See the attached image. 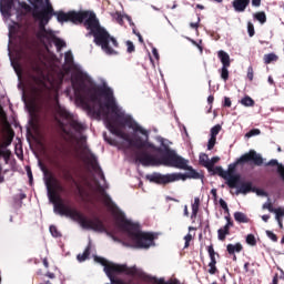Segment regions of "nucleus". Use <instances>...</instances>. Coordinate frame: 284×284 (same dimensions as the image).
I'll return each mask as SVG.
<instances>
[{
	"label": "nucleus",
	"instance_id": "1",
	"mask_svg": "<svg viewBox=\"0 0 284 284\" xmlns=\"http://www.w3.org/2000/svg\"><path fill=\"white\" fill-rule=\"evenodd\" d=\"M40 43L43 45L45 52L41 53L39 50L37 52V112L41 110L39 104L41 103V99H45L48 103H51L55 120L64 134H68L71 139L81 141V143H85L83 132L88 130V126L85 123L79 121V116L72 114L65 106L59 103V88H61L63 79H65V72L72 70L71 83L75 99L80 101L93 119H103L112 110V106L109 104L110 95L108 93L111 92V99L116 103L114 91L108 87L105 81L102 82V87L97 88V84L92 81L88 72L83 70V67L74 63L72 51L64 53L65 68H63L61 60L50 51L52 45L57 44L54 42L50 44Z\"/></svg>",
	"mask_w": 284,
	"mask_h": 284
},
{
	"label": "nucleus",
	"instance_id": "2",
	"mask_svg": "<svg viewBox=\"0 0 284 284\" xmlns=\"http://www.w3.org/2000/svg\"><path fill=\"white\" fill-rule=\"evenodd\" d=\"M83 156L84 161L91 165L93 172H95L97 178H92L91 180H87L85 184L88 190L93 194H98L100 201L104 203V205L113 212V214H120L122 216L121 221H119L113 231H109L105 229V224L101 219L94 216L92 220H88L83 216V214L79 213V211L71 209L70 206H65L61 195H59V191L57 189H52L47 183L48 196L50 203H53V210L55 214H60V216H67L68 219H72V221L79 222L83 230H93V232H105L108 236H111L113 241H116V234H121L122 239L129 241L133 247H139L140 250H149L154 245V234L145 233L141 231V225L133 223L124 217L121 210L112 201V197L105 192L108 189V183L105 182V175L103 174V170L101 165H99V160L97 155L92 153L90 148L87 145L83 146Z\"/></svg>",
	"mask_w": 284,
	"mask_h": 284
},
{
	"label": "nucleus",
	"instance_id": "3",
	"mask_svg": "<svg viewBox=\"0 0 284 284\" xmlns=\"http://www.w3.org/2000/svg\"><path fill=\"white\" fill-rule=\"evenodd\" d=\"M109 94L110 111L102 118L105 128L119 136L122 141L129 143L130 148H135V161L141 163L144 168L150 165H165V168H183L185 160L179 155L176 151L170 149V141L161 136H156L158 143L162 148L155 146L150 142V131L145 130L141 124L135 122L132 115L125 113V110L114 102L112 99V92ZM164 154L161 158H156L152 152H159Z\"/></svg>",
	"mask_w": 284,
	"mask_h": 284
},
{
	"label": "nucleus",
	"instance_id": "4",
	"mask_svg": "<svg viewBox=\"0 0 284 284\" xmlns=\"http://www.w3.org/2000/svg\"><path fill=\"white\" fill-rule=\"evenodd\" d=\"M20 39V59L26 88L22 100L29 113L27 141L37 143V23L24 21L18 24Z\"/></svg>",
	"mask_w": 284,
	"mask_h": 284
},
{
	"label": "nucleus",
	"instance_id": "5",
	"mask_svg": "<svg viewBox=\"0 0 284 284\" xmlns=\"http://www.w3.org/2000/svg\"><path fill=\"white\" fill-rule=\"evenodd\" d=\"M52 17H57L58 23H68V21L84 23V28L89 30L88 36L94 38L95 45H100L105 54H116L112 48H119V42L114 37L110 36L105 28L101 27L97 13L92 11H70L65 13L63 11H54L53 9Z\"/></svg>",
	"mask_w": 284,
	"mask_h": 284
},
{
	"label": "nucleus",
	"instance_id": "6",
	"mask_svg": "<svg viewBox=\"0 0 284 284\" xmlns=\"http://www.w3.org/2000/svg\"><path fill=\"white\" fill-rule=\"evenodd\" d=\"M54 13V7L50 0H37V41L38 43H43L50 45L54 43L57 51L61 52V48H65V41L57 37V31L52 29H47L45 26L52 20V14Z\"/></svg>",
	"mask_w": 284,
	"mask_h": 284
},
{
	"label": "nucleus",
	"instance_id": "7",
	"mask_svg": "<svg viewBox=\"0 0 284 284\" xmlns=\"http://www.w3.org/2000/svg\"><path fill=\"white\" fill-rule=\"evenodd\" d=\"M250 161H253L255 165H263V156L256 153V151L251 150L250 153L241 155L234 163L230 164L226 171L221 166H216L215 173L219 174L221 179H224L231 190H234V187H237L239 183H241V174H234L236 165H243L244 163H250Z\"/></svg>",
	"mask_w": 284,
	"mask_h": 284
},
{
	"label": "nucleus",
	"instance_id": "8",
	"mask_svg": "<svg viewBox=\"0 0 284 284\" xmlns=\"http://www.w3.org/2000/svg\"><path fill=\"white\" fill-rule=\"evenodd\" d=\"M184 164L182 166H171L176 170H187L189 173H168L162 174L159 172H154L151 174H146V181L150 183H156L158 185H168V183H176V181H187V179H203V174L193 170L192 166H189L190 161L183 158Z\"/></svg>",
	"mask_w": 284,
	"mask_h": 284
},
{
	"label": "nucleus",
	"instance_id": "9",
	"mask_svg": "<svg viewBox=\"0 0 284 284\" xmlns=\"http://www.w3.org/2000/svg\"><path fill=\"white\" fill-rule=\"evenodd\" d=\"M19 3L20 9H17L18 17H26L32 12L34 21H37V0H0V13L2 17H12V8Z\"/></svg>",
	"mask_w": 284,
	"mask_h": 284
},
{
	"label": "nucleus",
	"instance_id": "10",
	"mask_svg": "<svg viewBox=\"0 0 284 284\" xmlns=\"http://www.w3.org/2000/svg\"><path fill=\"white\" fill-rule=\"evenodd\" d=\"M236 194H250V192H256V189L252 186V182H241V176H240V183L235 187Z\"/></svg>",
	"mask_w": 284,
	"mask_h": 284
},
{
	"label": "nucleus",
	"instance_id": "11",
	"mask_svg": "<svg viewBox=\"0 0 284 284\" xmlns=\"http://www.w3.org/2000/svg\"><path fill=\"white\" fill-rule=\"evenodd\" d=\"M250 6V0H234L233 8L235 12H245L246 8Z\"/></svg>",
	"mask_w": 284,
	"mask_h": 284
},
{
	"label": "nucleus",
	"instance_id": "12",
	"mask_svg": "<svg viewBox=\"0 0 284 284\" xmlns=\"http://www.w3.org/2000/svg\"><path fill=\"white\" fill-rule=\"evenodd\" d=\"M217 57L222 63V67H230L231 62H230V54H227V52L221 50L217 52Z\"/></svg>",
	"mask_w": 284,
	"mask_h": 284
},
{
	"label": "nucleus",
	"instance_id": "13",
	"mask_svg": "<svg viewBox=\"0 0 284 284\" xmlns=\"http://www.w3.org/2000/svg\"><path fill=\"white\" fill-rule=\"evenodd\" d=\"M226 250L229 254H236V252L239 253L243 251V245L241 243L227 244Z\"/></svg>",
	"mask_w": 284,
	"mask_h": 284
},
{
	"label": "nucleus",
	"instance_id": "14",
	"mask_svg": "<svg viewBox=\"0 0 284 284\" xmlns=\"http://www.w3.org/2000/svg\"><path fill=\"white\" fill-rule=\"evenodd\" d=\"M234 220L236 223H250V217L243 212H235Z\"/></svg>",
	"mask_w": 284,
	"mask_h": 284
},
{
	"label": "nucleus",
	"instance_id": "15",
	"mask_svg": "<svg viewBox=\"0 0 284 284\" xmlns=\"http://www.w3.org/2000/svg\"><path fill=\"white\" fill-rule=\"evenodd\" d=\"M254 19L258 21L262 26L267 22V16L264 11H260L253 14Z\"/></svg>",
	"mask_w": 284,
	"mask_h": 284
},
{
	"label": "nucleus",
	"instance_id": "16",
	"mask_svg": "<svg viewBox=\"0 0 284 284\" xmlns=\"http://www.w3.org/2000/svg\"><path fill=\"white\" fill-rule=\"evenodd\" d=\"M153 283L154 284H181L179 283L178 280H169L165 282V278H156V277H153Z\"/></svg>",
	"mask_w": 284,
	"mask_h": 284
},
{
	"label": "nucleus",
	"instance_id": "17",
	"mask_svg": "<svg viewBox=\"0 0 284 284\" xmlns=\"http://www.w3.org/2000/svg\"><path fill=\"white\" fill-rule=\"evenodd\" d=\"M227 234H230V229H227V226L219 229L217 231V236L220 241H225V236H227Z\"/></svg>",
	"mask_w": 284,
	"mask_h": 284
},
{
	"label": "nucleus",
	"instance_id": "18",
	"mask_svg": "<svg viewBox=\"0 0 284 284\" xmlns=\"http://www.w3.org/2000/svg\"><path fill=\"white\" fill-rule=\"evenodd\" d=\"M230 67H222L219 69V72L221 74V79L224 81H227L230 79V71L227 70Z\"/></svg>",
	"mask_w": 284,
	"mask_h": 284
},
{
	"label": "nucleus",
	"instance_id": "19",
	"mask_svg": "<svg viewBox=\"0 0 284 284\" xmlns=\"http://www.w3.org/2000/svg\"><path fill=\"white\" fill-rule=\"evenodd\" d=\"M88 256H90V244L87 246L83 254H79L77 258L80 263H83V261H85Z\"/></svg>",
	"mask_w": 284,
	"mask_h": 284
},
{
	"label": "nucleus",
	"instance_id": "20",
	"mask_svg": "<svg viewBox=\"0 0 284 284\" xmlns=\"http://www.w3.org/2000/svg\"><path fill=\"white\" fill-rule=\"evenodd\" d=\"M242 105H245V108H252L254 105V100L246 95L241 100Z\"/></svg>",
	"mask_w": 284,
	"mask_h": 284
},
{
	"label": "nucleus",
	"instance_id": "21",
	"mask_svg": "<svg viewBox=\"0 0 284 284\" xmlns=\"http://www.w3.org/2000/svg\"><path fill=\"white\" fill-rule=\"evenodd\" d=\"M278 57L275 53H268L264 55V63L270 64L272 61H277Z\"/></svg>",
	"mask_w": 284,
	"mask_h": 284
},
{
	"label": "nucleus",
	"instance_id": "22",
	"mask_svg": "<svg viewBox=\"0 0 284 284\" xmlns=\"http://www.w3.org/2000/svg\"><path fill=\"white\" fill-rule=\"evenodd\" d=\"M222 126L221 124H216L211 129V138L216 139L219 136V132H221Z\"/></svg>",
	"mask_w": 284,
	"mask_h": 284
},
{
	"label": "nucleus",
	"instance_id": "23",
	"mask_svg": "<svg viewBox=\"0 0 284 284\" xmlns=\"http://www.w3.org/2000/svg\"><path fill=\"white\" fill-rule=\"evenodd\" d=\"M200 163L204 165V168H207V164L210 163V156L205 153L200 154Z\"/></svg>",
	"mask_w": 284,
	"mask_h": 284
},
{
	"label": "nucleus",
	"instance_id": "24",
	"mask_svg": "<svg viewBox=\"0 0 284 284\" xmlns=\"http://www.w3.org/2000/svg\"><path fill=\"white\" fill-rule=\"evenodd\" d=\"M219 161H221V158H219V156H213L211 160H209L207 170H212L214 168V165H216V163H219Z\"/></svg>",
	"mask_w": 284,
	"mask_h": 284
},
{
	"label": "nucleus",
	"instance_id": "25",
	"mask_svg": "<svg viewBox=\"0 0 284 284\" xmlns=\"http://www.w3.org/2000/svg\"><path fill=\"white\" fill-rule=\"evenodd\" d=\"M49 232L51 233V236H53L54 239H59V236H61V233L59 232V230H57V226L51 225L49 227Z\"/></svg>",
	"mask_w": 284,
	"mask_h": 284
},
{
	"label": "nucleus",
	"instance_id": "26",
	"mask_svg": "<svg viewBox=\"0 0 284 284\" xmlns=\"http://www.w3.org/2000/svg\"><path fill=\"white\" fill-rule=\"evenodd\" d=\"M246 243H247V245H251L252 247H254V245H256V237L254 236V234H248L246 236Z\"/></svg>",
	"mask_w": 284,
	"mask_h": 284
},
{
	"label": "nucleus",
	"instance_id": "27",
	"mask_svg": "<svg viewBox=\"0 0 284 284\" xmlns=\"http://www.w3.org/2000/svg\"><path fill=\"white\" fill-rule=\"evenodd\" d=\"M258 134H261V130L258 129H253L251 131H248L245 136L246 139H252V136H258Z\"/></svg>",
	"mask_w": 284,
	"mask_h": 284
},
{
	"label": "nucleus",
	"instance_id": "28",
	"mask_svg": "<svg viewBox=\"0 0 284 284\" xmlns=\"http://www.w3.org/2000/svg\"><path fill=\"white\" fill-rule=\"evenodd\" d=\"M27 176L29 179V185L34 183V178L32 176V169L30 166H26Z\"/></svg>",
	"mask_w": 284,
	"mask_h": 284
},
{
	"label": "nucleus",
	"instance_id": "29",
	"mask_svg": "<svg viewBox=\"0 0 284 284\" xmlns=\"http://www.w3.org/2000/svg\"><path fill=\"white\" fill-rule=\"evenodd\" d=\"M247 32L248 37H254V34H256V32L254 31V23L247 22Z\"/></svg>",
	"mask_w": 284,
	"mask_h": 284
},
{
	"label": "nucleus",
	"instance_id": "30",
	"mask_svg": "<svg viewBox=\"0 0 284 284\" xmlns=\"http://www.w3.org/2000/svg\"><path fill=\"white\" fill-rule=\"evenodd\" d=\"M216 145V138H210L207 142V150H214Z\"/></svg>",
	"mask_w": 284,
	"mask_h": 284
},
{
	"label": "nucleus",
	"instance_id": "31",
	"mask_svg": "<svg viewBox=\"0 0 284 284\" xmlns=\"http://www.w3.org/2000/svg\"><path fill=\"white\" fill-rule=\"evenodd\" d=\"M126 52H129V54H132V52H134L135 48H134V43L130 40L126 41Z\"/></svg>",
	"mask_w": 284,
	"mask_h": 284
},
{
	"label": "nucleus",
	"instance_id": "32",
	"mask_svg": "<svg viewBox=\"0 0 284 284\" xmlns=\"http://www.w3.org/2000/svg\"><path fill=\"white\" fill-rule=\"evenodd\" d=\"M199 204H192V214H191V219H194L196 216V214H199Z\"/></svg>",
	"mask_w": 284,
	"mask_h": 284
},
{
	"label": "nucleus",
	"instance_id": "33",
	"mask_svg": "<svg viewBox=\"0 0 284 284\" xmlns=\"http://www.w3.org/2000/svg\"><path fill=\"white\" fill-rule=\"evenodd\" d=\"M219 203L222 210H224L225 212H230V207H227V202H225V200L220 199Z\"/></svg>",
	"mask_w": 284,
	"mask_h": 284
},
{
	"label": "nucleus",
	"instance_id": "34",
	"mask_svg": "<svg viewBox=\"0 0 284 284\" xmlns=\"http://www.w3.org/2000/svg\"><path fill=\"white\" fill-rule=\"evenodd\" d=\"M266 235L271 239V241H273L274 243H276V241H278V237L276 236V234H274V232L272 231H266Z\"/></svg>",
	"mask_w": 284,
	"mask_h": 284
},
{
	"label": "nucleus",
	"instance_id": "35",
	"mask_svg": "<svg viewBox=\"0 0 284 284\" xmlns=\"http://www.w3.org/2000/svg\"><path fill=\"white\" fill-rule=\"evenodd\" d=\"M184 241H185V244H184V247L185 248H187V247H190V241H192V234H186L185 236H184Z\"/></svg>",
	"mask_w": 284,
	"mask_h": 284
},
{
	"label": "nucleus",
	"instance_id": "36",
	"mask_svg": "<svg viewBox=\"0 0 284 284\" xmlns=\"http://www.w3.org/2000/svg\"><path fill=\"white\" fill-rule=\"evenodd\" d=\"M209 267H210L209 274H212V275L216 274L217 272L216 264H209Z\"/></svg>",
	"mask_w": 284,
	"mask_h": 284
},
{
	"label": "nucleus",
	"instance_id": "37",
	"mask_svg": "<svg viewBox=\"0 0 284 284\" xmlns=\"http://www.w3.org/2000/svg\"><path fill=\"white\" fill-rule=\"evenodd\" d=\"M0 156H4V159H10V150H0Z\"/></svg>",
	"mask_w": 284,
	"mask_h": 284
},
{
	"label": "nucleus",
	"instance_id": "38",
	"mask_svg": "<svg viewBox=\"0 0 284 284\" xmlns=\"http://www.w3.org/2000/svg\"><path fill=\"white\" fill-rule=\"evenodd\" d=\"M247 79H250V81H253L254 79V70L252 69V67L248 68Z\"/></svg>",
	"mask_w": 284,
	"mask_h": 284
},
{
	"label": "nucleus",
	"instance_id": "39",
	"mask_svg": "<svg viewBox=\"0 0 284 284\" xmlns=\"http://www.w3.org/2000/svg\"><path fill=\"white\" fill-rule=\"evenodd\" d=\"M223 105H224V108H232V100H230V98L225 97Z\"/></svg>",
	"mask_w": 284,
	"mask_h": 284
},
{
	"label": "nucleus",
	"instance_id": "40",
	"mask_svg": "<svg viewBox=\"0 0 284 284\" xmlns=\"http://www.w3.org/2000/svg\"><path fill=\"white\" fill-rule=\"evenodd\" d=\"M225 219L227 222H226V225H224V226L230 230V227L234 226V222L229 216H226Z\"/></svg>",
	"mask_w": 284,
	"mask_h": 284
},
{
	"label": "nucleus",
	"instance_id": "41",
	"mask_svg": "<svg viewBox=\"0 0 284 284\" xmlns=\"http://www.w3.org/2000/svg\"><path fill=\"white\" fill-rule=\"evenodd\" d=\"M207 252H209L210 257L211 256H216V252H214V246H209Z\"/></svg>",
	"mask_w": 284,
	"mask_h": 284
},
{
	"label": "nucleus",
	"instance_id": "42",
	"mask_svg": "<svg viewBox=\"0 0 284 284\" xmlns=\"http://www.w3.org/2000/svg\"><path fill=\"white\" fill-rule=\"evenodd\" d=\"M152 54L153 57L156 59V61H159L160 57H159V50H156V48H152Z\"/></svg>",
	"mask_w": 284,
	"mask_h": 284
},
{
	"label": "nucleus",
	"instance_id": "43",
	"mask_svg": "<svg viewBox=\"0 0 284 284\" xmlns=\"http://www.w3.org/2000/svg\"><path fill=\"white\" fill-rule=\"evenodd\" d=\"M267 210H268V212H271L272 214H275V216H277L278 209H274V206H272V204H271V206Z\"/></svg>",
	"mask_w": 284,
	"mask_h": 284
},
{
	"label": "nucleus",
	"instance_id": "44",
	"mask_svg": "<svg viewBox=\"0 0 284 284\" xmlns=\"http://www.w3.org/2000/svg\"><path fill=\"white\" fill-rule=\"evenodd\" d=\"M267 210H268V212H271L272 214H275V216H277L278 209H274V206H272V204H271V206Z\"/></svg>",
	"mask_w": 284,
	"mask_h": 284
},
{
	"label": "nucleus",
	"instance_id": "45",
	"mask_svg": "<svg viewBox=\"0 0 284 284\" xmlns=\"http://www.w3.org/2000/svg\"><path fill=\"white\" fill-rule=\"evenodd\" d=\"M271 206H272V202H270V199H268L267 202H265V203L263 204L262 209L268 210V207H271Z\"/></svg>",
	"mask_w": 284,
	"mask_h": 284
},
{
	"label": "nucleus",
	"instance_id": "46",
	"mask_svg": "<svg viewBox=\"0 0 284 284\" xmlns=\"http://www.w3.org/2000/svg\"><path fill=\"white\" fill-rule=\"evenodd\" d=\"M281 216H284V211L278 209L277 216H275L276 221H278V219H281Z\"/></svg>",
	"mask_w": 284,
	"mask_h": 284
},
{
	"label": "nucleus",
	"instance_id": "47",
	"mask_svg": "<svg viewBox=\"0 0 284 284\" xmlns=\"http://www.w3.org/2000/svg\"><path fill=\"white\" fill-rule=\"evenodd\" d=\"M256 194H257V196H267V193L263 190H257Z\"/></svg>",
	"mask_w": 284,
	"mask_h": 284
},
{
	"label": "nucleus",
	"instance_id": "48",
	"mask_svg": "<svg viewBox=\"0 0 284 284\" xmlns=\"http://www.w3.org/2000/svg\"><path fill=\"white\" fill-rule=\"evenodd\" d=\"M123 19H126L129 21L130 26H134V22L132 21V18L128 14L123 16Z\"/></svg>",
	"mask_w": 284,
	"mask_h": 284
},
{
	"label": "nucleus",
	"instance_id": "49",
	"mask_svg": "<svg viewBox=\"0 0 284 284\" xmlns=\"http://www.w3.org/2000/svg\"><path fill=\"white\" fill-rule=\"evenodd\" d=\"M252 6H254V8H258L261 6V0H252Z\"/></svg>",
	"mask_w": 284,
	"mask_h": 284
},
{
	"label": "nucleus",
	"instance_id": "50",
	"mask_svg": "<svg viewBox=\"0 0 284 284\" xmlns=\"http://www.w3.org/2000/svg\"><path fill=\"white\" fill-rule=\"evenodd\" d=\"M210 258H211V262L209 263V265H216V256L213 255Z\"/></svg>",
	"mask_w": 284,
	"mask_h": 284
},
{
	"label": "nucleus",
	"instance_id": "51",
	"mask_svg": "<svg viewBox=\"0 0 284 284\" xmlns=\"http://www.w3.org/2000/svg\"><path fill=\"white\" fill-rule=\"evenodd\" d=\"M9 34H17V27H10Z\"/></svg>",
	"mask_w": 284,
	"mask_h": 284
},
{
	"label": "nucleus",
	"instance_id": "52",
	"mask_svg": "<svg viewBox=\"0 0 284 284\" xmlns=\"http://www.w3.org/2000/svg\"><path fill=\"white\" fill-rule=\"evenodd\" d=\"M37 145H38V148H42L43 146V144L41 143V140L39 139V132L37 133Z\"/></svg>",
	"mask_w": 284,
	"mask_h": 284
},
{
	"label": "nucleus",
	"instance_id": "53",
	"mask_svg": "<svg viewBox=\"0 0 284 284\" xmlns=\"http://www.w3.org/2000/svg\"><path fill=\"white\" fill-rule=\"evenodd\" d=\"M190 27L196 30V28H199V22H191Z\"/></svg>",
	"mask_w": 284,
	"mask_h": 284
},
{
	"label": "nucleus",
	"instance_id": "54",
	"mask_svg": "<svg viewBox=\"0 0 284 284\" xmlns=\"http://www.w3.org/2000/svg\"><path fill=\"white\" fill-rule=\"evenodd\" d=\"M262 221H264V223H267V221H270V215H262Z\"/></svg>",
	"mask_w": 284,
	"mask_h": 284
},
{
	"label": "nucleus",
	"instance_id": "55",
	"mask_svg": "<svg viewBox=\"0 0 284 284\" xmlns=\"http://www.w3.org/2000/svg\"><path fill=\"white\" fill-rule=\"evenodd\" d=\"M45 276H48V278H55L54 273H51V272H48V273L45 274Z\"/></svg>",
	"mask_w": 284,
	"mask_h": 284
},
{
	"label": "nucleus",
	"instance_id": "56",
	"mask_svg": "<svg viewBox=\"0 0 284 284\" xmlns=\"http://www.w3.org/2000/svg\"><path fill=\"white\" fill-rule=\"evenodd\" d=\"M44 267L49 268L50 267V264L48 263V258H43L42 261Z\"/></svg>",
	"mask_w": 284,
	"mask_h": 284
},
{
	"label": "nucleus",
	"instance_id": "57",
	"mask_svg": "<svg viewBox=\"0 0 284 284\" xmlns=\"http://www.w3.org/2000/svg\"><path fill=\"white\" fill-rule=\"evenodd\" d=\"M193 205H201V199L195 197Z\"/></svg>",
	"mask_w": 284,
	"mask_h": 284
},
{
	"label": "nucleus",
	"instance_id": "58",
	"mask_svg": "<svg viewBox=\"0 0 284 284\" xmlns=\"http://www.w3.org/2000/svg\"><path fill=\"white\" fill-rule=\"evenodd\" d=\"M250 262H246L245 264H244V272H250Z\"/></svg>",
	"mask_w": 284,
	"mask_h": 284
},
{
	"label": "nucleus",
	"instance_id": "59",
	"mask_svg": "<svg viewBox=\"0 0 284 284\" xmlns=\"http://www.w3.org/2000/svg\"><path fill=\"white\" fill-rule=\"evenodd\" d=\"M14 70H16V72H17V74H18V77H21V68L20 67H14Z\"/></svg>",
	"mask_w": 284,
	"mask_h": 284
},
{
	"label": "nucleus",
	"instance_id": "60",
	"mask_svg": "<svg viewBox=\"0 0 284 284\" xmlns=\"http://www.w3.org/2000/svg\"><path fill=\"white\" fill-rule=\"evenodd\" d=\"M184 216H190V212L187 211V205H184Z\"/></svg>",
	"mask_w": 284,
	"mask_h": 284
},
{
	"label": "nucleus",
	"instance_id": "61",
	"mask_svg": "<svg viewBox=\"0 0 284 284\" xmlns=\"http://www.w3.org/2000/svg\"><path fill=\"white\" fill-rule=\"evenodd\" d=\"M18 199H20V201H23V199H26V193H20L18 195Z\"/></svg>",
	"mask_w": 284,
	"mask_h": 284
},
{
	"label": "nucleus",
	"instance_id": "62",
	"mask_svg": "<svg viewBox=\"0 0 284 284\" xmlns=\"http://www.w3.org/2000/svg\"><path fill=\"white\" fill-rule=\"evenodd\" d=\"M277 221V223H278V226L281 227V229H283V220H281V217H278V220H276Z\"/></svg>",
	"mask_w": 284,
	"mask_h": 284
},
{
	"label": "nucleus",
	"instance_id": "63",
	"mask_svg": "<svg viewBox=\"0 0 284 284\" xmlns=\"http://www.w3.org/2000/svg\"><path fill=\"white\" fill-rule=\"evenodd\" d=\"M136 37H138L140 43H143V37L141 36V33H136Z\"/></svg>",
	"mask_w": 284,
	"mask_h": 284
},
{
	"label": "nucleus",
	"instance_id": "64",
	"mask_svg": "<svg viewBox=\"0 0 284 284\" xmlns=\"http://www.w3.org/2000/svg\"><path fill=\"white\" fill-rule=\"evenodd\" d=\"M207 103H214V98L212 95L207 98Z\"/></svg>",
	"mask_w": 284,
	"mask_h": 284
}]
</instances>
